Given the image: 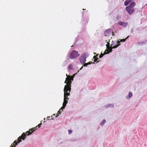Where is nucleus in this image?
I'll use <instances>...</instances> for the list:
<instances>
[{"label":"nucleus","mask_w":147,"mask_h":147,"mask_svg":"<svg viewBox=\"0 0 147 147\" xmlns=\"http://www.w3.org/2000/svg\"><path fill=\"white\" fill-rule=\"evenodd\" d=\"M136 5V3L133 1L128 6L126 7L125 9L129 15L131 14L135 11L134 7Z\"/></svg>","instance_id":"obj_1"},{"label":"nucleus","mask_w":147,"mask_h":147,"mask_svg":"<svg viewBox=\"0 0 147 147\" xmlns=\"http://www.w3.org/2000/svg\"><path fill=\"white\" fill-rule=\"evenodd\" d=\"M80 55V54L78 52L73 50L70 54L69 57L71 59H75L78 57Z\"/></svg>","instance_id":"obj_2"},{"label":"nucleus","mask_w":147,"mask_h":147,"mask_svg":"<svg viewBox=\"0 0 147 147\" xmlns=\"http://www.w3.org/2000/svg\"><path fill=\"white\" fill-rule=\"evenodd\" d=\"M75 74H74L73 76H67V74L66 76H67V77L66 78L65 80L64 83H66V84H68L69 83H70V84L71 85V83H72L71 81H73V78L74 77Z\"/></svg>","instance_id":"obj_3"},{"label":"nucleus","mask_w":147,"mask_h":147,"mask_svg":"<svg viewBox=\"0 0 147 147\" xmlns=\"http://www.w3.org/2000/svg\"><path fill=\"white\" fill-rule=\"evenodd\" d=\"M41 124L42 123H40L38 125H37L36 127L30 129V131L26 132V133H28V134H27L28 136L29 135L31 134L36 129H37V128H38L39 127H40Z\"/></svg>","instance_id":"obj_4"},{"label":"nucleus","mask_w":147,"mask_h":147,"mask_svg":"<svg viewBox=\"0 0 147 147\" xmlns=\"http://www.w3.org/2000/svg\"><path fill=\"white\" fill-rule=\"evenodd\" d=\"M28 134V133H23L21 136H20L18 138L17 141L18 142H17V143H19L21 142L22 141V139L23 140H24L26 138V135H27Z\"/></svg>","instance_id":"obj_5"},{"label":"nucleus","mask_w":147,"mask_h":147,"mask_svg":"<svg viewBox=\"0 0 147 147\" xmlns=\"http://www.w3.org/2000/svg\"><path fill=\"white\" fill-rule=\"evenodd\" d=\"M70 83H68L66 84V85L65 86L64 89V92H67L68 91L69 92H70L71 90V85L70 84Z\"/></svg>","instance_id":"obj_6"},{"label":"nucleus","mask_w":147,"mask_h":147,"mask_svg":"<svg viewBox=\"0 0 147 147\" xmlns=\"http://www.w3.org/2000/svg\"><path fill=\"white\" fill-rule=\"evenodd\" d=\"M86 54L84 53L80 57V61L82 63H84L86 62Z\"/></svg>","instance_id":"obj_7"},{"label":"nucleus","mask_w":147,"mask_h":147,"mask_svg":"<svg viewBox=\"0 0 147 147\" xmlns=\"http://www.w3.org/2000/svg\"><path fill=\"white\" fill-rule=\"evenodd\" d=\"M129 37V36H127L125 39H121L120 40V41H117V43L118 44V45H115L112 48L113 49H115L116 48H117L118 46H119L120 45V44H119V43L121 42H125V41L126 39L128 38Z\"/></svg>","instance_id":"obj_8"},{"label":"nucleus","mask_w":147,"mask_h":147,"mask_svg":"<svg viewBox=\"0 0 147 147\" xmlns=\"http://www.w3.org/2000/svg\"><path fill=\"white\" fill-rule=\"evenodd\" d=\"M111 30L110 29H107L104 32L105 36H108L111 33Z\"/></svg>","instance_id":"obj_9"},{"label":"nucleus","mask_w":147,"mask_h":147,"mask_svg":"<svg viewBox=\"0 0 147 147\" xmlns=\"http://www.w3.org/2000/svg\"><path fill=\"white\" fill-rule=\"evenodd\" d=\"M127 22H119V25L125 27L127 26Z\"/></svg>","instance_id":"obj_10"},{"label":"nucleus","mask_w":147,"mask_h":147,"mask_svg":"<svg viewBox=\"0 0 147 147\" xmlns=\"http://www.w3.org/2000/svg\"><path fill=\"white\" fill-rule=\"evenodd\" d=\"M112 48H109V51H108L107 50H106L105 51L104 53L107 54V53H109V52H111L112 50Z\"/></svg>","instance_id":"obj_11"},{"label":"nucleus","mask_w":147,"mask_h":147,"mask_svg":"<svg viewBox=\"0 0 147 147\" xmlns=\"http://www.w3.org/2000/svg\"><path fill=\"white\" fill-rule=\"evenodd\" d=\"M13 145L14 146H12V144L10 147H15L16 145H17V143L16 142V140H15L13 142Z\"/></svg>","instance_id":"obj_12"},{"label":"nucleus","mask_w":147,"mask_h":147,"mask_svg":"<svg viewBox=\"0 0 147 147\" xmlns=\"http://www.w3.org/2000/svg\"><path fill=\"white\" fill-rule=\"evenodd\" d=\"M98 55H96V56H94L93 57V58L94 59V62H96L97 60L98 59V58L97 57Z\"/></svg>","instance_id":"obj_13"},{"label":"nucleus","mask_w":147,"mask_h":147,"mask_svg":"<svg viewBox=\"0 0 147 147\" xmlns=\"http://www.w3.org/2000/svg\"><path fill=\"white\" fill-rule=\"evenodd\" d=\"M67 100H64V101L63 102V105H65V106H66V105L67 104Z\"/></svg>","instance_id":"obj_14"},{"label":"nucleus","mask_w":147,"mask_h":147,"mask_svg":"<svg viewBox=\"0 0 147 147\" xmlns=\"http://www.w3.org/2000/svg\"><path fill=\"white\" fill-rule=\"evenodd\" d=\"M105 122H106L105 120V119H103V121H102V122H101V123H100V124L101 125H103L104 124V123H105Z\"/></svg>","instance_id":"obj_15"},{"label":"nucleus","mask_w":147,"mask_h":147,"mask_svg":"<svg viewBox=\"0 0 147 147\" xmlns=\"http://www.w3.org/2000/svg\"><path fill=\"white\" fill-rule=\"evenodd\" d=\"M69 68L70 69L72 70L73 68V66L72 64L70 65L69 66Z\"/></svg>","instance_id":"obj_16"},{"label":"nucleus","mask_w":147,"mask_h":147,"mask_svg":"<svg viewBox=\"0 0 147 147\" xmlns=\"http://www.w3.org/2000/svg\"><path fill=\"white\" fill-rule=\"evenodd\" d=\"M64 94H65L66 96H68L70 95V93H68L67 92H64Z\"/></svg>","instance_id":"obj_17"},{"label":"nucleus","mask_w":147,"mask_h":147,"mask_svg":"<svg viewBox=\"0 0 147 147\" xmlns=\"http://www.w3.org/2000/svg\"><path fill=\"white\" fill-rule=\"evenodd\" d=\"M128 96L129 98H131L132 96V93L130 92H129Z\"/></svg>","instance_id":"obj_18"},{"label":"nucleus","mask_w":147,"mask_h":147,"mask_svg":"<svg viewBox=\"0 0 147 147\" xmlns=\"http://www.w3.org/2000/svg\"><path fill=\"white\" fill-rule=\"evenodd\" d=\"M68 96H65V94H64V100H66V99H69V98H68Z\"/></svg>","instance_id":"obj_19"},{"label":"nucleus","mask_w":147,"mask_h":147,"mask_svg":"<svg viewBox=\"0 0 147 147\" xmlns=\"http://www.w3.org/2000/svg\"><path fill=\"white\" fill-rule=\"evenodd\" d=\"M61 110H59L57 112L58 114H60L61 113ZM59 115H57V116H55V117H57Z\"/></svg>","instance_id":"obj_20"},{"label":"nucleus","mask_w":147,"mask_h":147,"mask_svg":"<svg viewBox=\"0 0 147 147\" xmlns=\"http://www.w3.org/2000/svg\"><path fill=\"white\" fill-rule=\"evenodd\" d=\"M104 55L102 53L99 56V57L100 58H102L103 56Z\"/></svg>","instance_id":"obj_21"},{"label":"nucleus","mask_w":147,"mask_h":147,"mask_svg":"<svg viewBox=\"0 0 147 147\" xmlns=\"http://www.w3.org/2000/svg\"><path fill=\"white\" fill-rule=\"evenodd\" d=\"M68 131L69 132V134H70L72 132V131L71 130H68Z\"/></svg>","instance_id":"obj_22"},{"label":"nucleus","mask_w":147,"mask_h":147,"mask_svg":"<svg viewBox=\"0 0 147 147\" xmlns=\"http://www.w3.org/2000/svg\"><path fill=\"white\" fill-rule=\"evenodd\" d=\"M65 105H63V106L61 107V109H63L65 108Z\"/></svg>","instance_id":"obj_23"},{"label":"nucleus","mask_w":147,"mask_h":147,"mask_svg":"<svg viewBox=\"0 0 147 147\" xmlns=\"http://www.w3.org/2000/svg\"><path fill=\"white\" fill-rule=\"evenodd\" d=\"M84 66H87V65H88V64H87V63H84Z\"/></svg>","instance_id":"obj_24"},{"label":"nucleus","mask_w":147,"mask_h":147,"mask_svg":"<svg viewBox=\"0 0 147 147\" xmlns=\"http://www.w3.org/2000/svg\"><path fill=\"white\" fill-rule=\"evenodd\" d=\"M93 63L92 62H89L88 63H87V64H88V65L89 64H90L91 63Z\"/></svg>","instance_id":"obj_25"},{"label":"nucleus","mask_w":147,"mask_h":147,"mask_svg":"<svg viewBox=\"0 0 147 147\" xmlns=\"http://www.w3.org/2000/svg\"><path fill=\"white\" fill-rule=\"evenodd\" d=\"M55 115V114H53V115H52L51 116V117L52 118H53L54 117Z\"/></svg>","instance_id":"obj_26"},{"label":"nucleus","mask_w":147,"mask_h":147,"mask_svg":"<svg viewBox=\"0 0 147 147\" xmlns=\"http://www.w3.org/2000/svg\"><path fill=\"white\" fill-rule=\"evenodd\" d=\"M109 43L108 44H107V45H106V46L108 48V47H109Z\"/></svg>","instance_id":"obj_27"},{"label":"nucleus","mask_w":147,"mask_h":147,"mask_svg":"<svg viewBox=\"0 0 147 147\" xmlns=\"http://www.w3.org/2000/svg\"><path fill=\"white\" fill-rule=\"evenodd\" d=\"M49 118H50V117L49 116V117H47V119H48Z\"/></svg>","instance_id":"obj_28"},{"label":"nucleus","mask_w":147,"mask_h":147,"mask_svg":"<svg viewBox=\"0 0 147 147\" xmlns=\"http://www.w3.org/2000/svg\"><path fill=\"white\" fill-rule=\"evenodd\" d=\"M63 110V109H61V108L60 109V110Z\"/></svg>","instance_id":"obj_29"},{"label":"nucleus","mask_w":147,"mask_h":147,"mask_svg":"<svg viewBox=\"0 0 147 147\" xmlns=\"http://www.w3.org/2000/svg\"><path fill=\"white\" fill-rule=\"evenodd\" d=\"M83 67V66H82V67L80 69V70H81L82 68Z\"/></svg>","instance_id":"obj_30"}]
</instances>
